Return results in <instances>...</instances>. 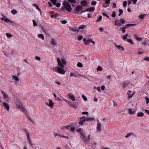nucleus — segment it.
Wrapping results in <instances>:
<instances>
[{
    "instance_id": "f257e3e1",
    "label": "nucleus",
    "mask_w": 149,
    "mask_h": 149,
    "mask_svg": "<svg viewBox=\"0 0 149 149\" xmlns=\"http://www.w3.org/2000/svg\"><path fill=\"white\" fill-rule=\"evenodd\" d=\"M63 6L61 8V10L64 11L66 10L68 12H70L72 10V8L69 2L66 1H64L63 2Z\"/></svg>"
},
{
    "instance_id": "f03ea898",
    "label": "nucleus",
    "mask_w": 149,
    "mask_h": 149,
    "mask_svg": "<svg viewBox=\"0 0 149 149\" xmlns=\"http://www.w3.org/2000/svg\"><path fill=\"white\" fill-rule=\"evenodd\" d=\"M2 16H3V17L1 18V20H4V21L6 22H9L11 24L14 23L13 21L12 20H10L8 19L7 18L6 16L3 15H2Z\"/></svg>"
},
{
    "instance_id": "7ed1b4c3",
    "label": "nucleus",
    "mask_w": 149,
    "mask_h": 149,
    "mask_svg": "<svg viewBox=\"0 0 149 149\" xmlns=\"http://www.w3.org/2000/svg\"><path fill=\"white\" fill-rule=\"evenodd\" d=\"M16 105L17 106V108L19 109L21 111L23 112H24L25 111V110L24 107L22 105L21 103L20 102L19 104H18L17 102L16 103Z\"/></svg>"
},
{
    "instance_id": "20e7f679",
    "label": "nucleus",
    "mask_w": 149,
    "mask_h": 149,
    "mask_svg": "<svg viewBox=\"0 0 149 149\" xmlns=\"http://www.w3.org/2000/svg\"><path fill=\"white\" fill-rule=\"evenodd\" d=\"M85 121H86L85 117L83 116L80 118L79 124L80 125H82Z\"/></svg>"
},
{
    "instance_id": "39448f33",
    "label": "nucleus",
    "mask_w": 149,
    "mask_h": 149,
    "mask_svg": "<svg viewBox=\"0 0 149 149\" xmlns=\"http://www.w3.org/2000/svg\"><path fill=\"white\" fill-rule=\"evenodd\" d=\"M136 25V24H128L125 25L122 28L123 29H126L127 28L130 26H135Z\"/></svg>"
},
{
    "instance_id": "423d86ee",
    "label": "nucleus",
    "mask_w": 149,
    "mask_h": 149,
    "mask_svg": "<svg viewBox=\"0 0 149 149\" xmlns=\"http://www.w3.org/2000/svg\"><path fill=\"white\" fill-rule=\"evenodd\" d=\"M46 104L48 106H49L52 109L54 108V103L50 99L49 100V104L47 103Z\"/></svg>"
},
{
    "instance_id": "0eeeda50",
    "label": "nucleus",
    "mask_w": 149,
    "mask_h": 149,
    "mask_svg": "<svg viewBox=\"0 0 149 149\" xmlns=\"http://www.w3.org/2000/svg\"><path fill=\"white\" fill-rule=\"evenodd\" d=\"M101 124L99 122V121H97V131L100 132L101 129Z\"/></svg>"
},
{
    "instance_id": "6e6552de",
    "label": "nucleus",
    "mask_w": 149,
    "mask_h": 149,
    "mask_svg": "<svg viewBox=\"0 0 149 149\" xmlns=\"http://www.w3.org/2000/svg\"><path fill=\"white\" fill-rule=\"evenodd\" d=\"M50 43L52 45V46H56L57 44L56 40L54 38L52 39L50 41Z\"/></svg>"
},
{
    "instance_id": "1a4fd4ad",
    "label": "nucleus",
    "mask_w": 149,
    "mask_h": 149,
    "mask_svg": "<svg viewBox=\"0 0 149 149\" xmlns=\"http://www.w3.org/2000/svg\"><path fill=\"white\" fill-rule=\"evenodd\" d=\"M57 72L61 74H63L65 73V71L64 70H63L60 67H58V71Z\"/></svg>"
},
{
    "instance_id": "9d476101",
    "label": "nucleus",
    "mask_w": 149,
    "mask_h": 149,
    "mask_svg": "<svg viewBox=\"0 0 149 149\" xmlns=\"http://www.w3.org/2000/svg\"><path fill=\"white\" fill-rule=\"evenodd\" d=\"M57 62L58 65L62 68L64 67V65L59 58H57Z\"/></svg>"
},
{
    "instance_id": "9b49d317",
    "label": "nucleus",
    "mask_w": 149,
    "mask_h": 149,
    "mask_svg": "<svg viewBox=\"0 0 149 149\" xmlns=\"http://www.w3.org/2000/svg\"><path fill=\"white\" fill-rule=\"evenodd\" d=\"M83 7L81 6H78L76 7L75 10L77 12H78L79 11L83 10Z\"/></svg>"
},
{
    "instance_id": "f8f14e48",
    "label": "nucleus",
    "mask_w": 149,
    "mask_h": 149,
    "mask_svg": "<svg viewBox=\"0 0 149 149\" xmlns=\"http://www.w3.org/2000/svg\"><path fill=\"white\" fill-rule=\"evenodd\" d=\"M127 94L128 96V97L131 98L134 95V93H132V91L130 90L128 91L127 92Z\"/></svg>"
},
{
    "instance_id": "ddd939ff",
    "label": "nucleus",
    "mask_w": 149,
    "mask_h": 149,
    "mask_svg": "<svg viewBox=\"0 0 149 149\" xmlns=\"http://www.w3.org/2000/svg\"><path fill=\"white\" fill-rule=\"evenodd\" d=\"M3 105L5 107L7 111H8L9 109V105L5 102H4L3 103Z\"/></svg>"
},
{
    "instance_id": "4468645a",
    "label": "nucleus",
    "mask_w": 149,
    "mask_h": 149,
    "mask_svg": "<svg viewBox=\"0 0 149 149\" xmlns=\"http://www.w3.org/2000/svg\"><path fill=\"white\" fill-rule=\"evenodd\" d=\"M79 75L77 73L74 72H71L70 74V77H78V75Z\"/></svg>"
},
{
    "instance_id": "2eb2a0df",
    "label": "nucleus",
    "mask_w": 149,
    "mask_h": 149,
    "mask_svg": "<svg viewBox=\"0 0 149 149\" xmlns=\"http://www.w3.org/2000/svg\"><path fill=\"white\" fill-rule=\"evenodd\" d=\"M81 5L84 7L86 6L88 4L86 0H84L81 2Z\"/></svg>"
},
{
    "instance_id": "dca6fc26",
    "label": "nucleus",
    "mask_w": 149,
    "mask_h": 149,
    "mask_svg": "<svg viewBox=\"0 0 149 149\" xmlns=\"http://www.w3.org/2000/svg\"><path fill=\"white\" fill-rule=\"evenodd\" d=\"M133 110H134L132 111L131 109H128V112L130 115L134 114L135 113V111H134V109Z\"/></svg>"
},
{
    "instance_id": "f3484780",
    "label": "nucleus",
    "mask_w": 149,
    "mask_h": 149,
    "mask_svg": "<svg viewBox=\"0 0 149 149\" xmlns=\"http://www.w3.org/2000/svg\"><path fill=\"white\" fill-rule=\"evenodd\" d=\"M81 139H82V141L85 143L86 144L88 143V140H87L86 136L83 137H81Z\"/></svg>"
},
{
    "instance_id": "a211bd4d",
    "label": "nucleus",
    "mask_w": 149,
    "mask_h": 149,
    "mask_svg": "<svg viewBox=\"0 0 149 149\" xmlns=\"http://www.w3.org/2000/svg\"><path fill=\"white\" fill-rule=\"evenodd\" d=\"M129 83H124L122 84V87H123V89L129 86Z\"/></svg>"
},
{
    "instance_id": "6ab92c4d",
    "label": "nucleus",
    "mask_w": 149,
    "mask_h": 149,
    "mask_svg": "<svg viewBox=\"0 0 149 149\" xmlns=\"http://www.w3.org/2000/svg\"><path fill=\"white\" fill-rule=\"evenodd\" d=\"M144 115V114L143 112H139L137 115V117H142Z\"/></svg>"
},
{
    "instance_id": "aec40b11",
    "label": "nucleus",
    "mask_w": 149,
    "mask_h": 149,
    "mask_svg": "<svg viewBox=\"0 0 149 149\" xmlns=\"http://www.w3.org/2000/svg\"><path fill=\"white\" fill-rule=\"evenodd\" d=\"M86 121H89L90 122L93 121L94 120V118L92 117H85Z\"/></svg>"
},
{
    "instance_id": "412c9836",
    "label": "nucleus",
    "mask_w": 149,
    "mask_h": 149,
    "mask_svg": "<svg viewBox=\"0 0 149 149\" xmlns=\"http://www.w3.org/2000/svg\"><path fill=\"white\" fill-rule=\"evenodd\" d=\"M84 43L86 45H88L89 43V40H86L85 38H84L83 39Z\"/></svg>"
},
{
    "instance_id": "4be33fe9",
    "label": "nucleus",
    "mask_w": 149,
    "mask_h": 149,
    "mask_svg": "<svg viewBox=\"0 0 149 149\" xmlns=\"http://www.w3.org/2000/svg\"><path fill=\"white\" fill-rule=\"evenodd\" d=\"M94 10V8L91 7L90 8H88L85 10V11L91 12Z\"/></svg>"
},
{
    "instance_id": "5701e85b",
    "label": "nucleus",
    "mask_w": 149,
    "mask_h": 149,
    "mask_svg": "<svg viewBox=\"0 0 149 149\" xmlns=\"http://www.w3.org/2000/svg\"><path fill=\"white\" fill-rule=\"evenodd\" d=\"M114 22L115 23V25L116 26H120V24L119 23V22L118 20H115Z\"/></svg>"
},
{
    "instance_id": "b1692460",
    "label": "nucleus",
    "mask_w": 149,
    "mask_h": 149,
    "mask_svg": "<svg viewBox=\"0 0 149 149\" xmlns=\"http://www.w3.org/2000/svg\"><path fill=\"white\" fill-rule=\"evenodd\" d=\"M38 37L39 38H41L42 40L44 39V36L42 34H38Z\"/></svg>"
},
{
    "instance_id": "393cba45",
    "label": "nucleus",
    "mask_w": 149,
    "mask_h": 149,
    "mask_svg": "<svg viewBox=\"0 0 149 149\" xmlns=\"http://www.w3.org/2000/svg\"><path fill=\"white\" fill-rule=\"evenodd\" d=\"M69 98L71 99L73 101H74L75 100V98L74 97L73 95H71L69 97Z\"/></svg>"
},
{
    "instance_id": "a878e982",
    "label": "nucleus",
    "mask_w": 149,
    "mask_h": 149,
    "mask_svg": "<svg viewBox=\"0 0 149 149\" xmlns=\"http://www.w3.org/2000/svg\"><path fill=\"white\" fill-rule=\"evenodd\" d=\"M24 132L25 133V134L26 135L27 137H28L29 136V133L27 131L26 129H24Z\"/></svg>"
},
{
    "instance_id": "bb28decb",
    "label": "nucleus",
    "mask_w": 149,
    "mask_h": 149,
    "mask_svg": "<svg viewBox=\"0 0 149 149\" xmlns=\"http://www.w3.org/2000/svg\"><path fill=\"white\" fill-rule=\"evenodd\" d=\"M27 139H28V141L29 143L30 144L31 146H33V145L32 143V142H31V139H30V138L29 137V136L28 137H27Z\"/></svg>"
},
{
    "instance_id": "cd10ccee",
    "label": "nucleus",
    "mask_w": 149,
    "mask_h": 149,
    "mask_svg": "<svg viewBox=\"0 0 149 149\" xmlns=\"http://www.w3.org/2000/svg\"><path fill=\"white\" fill-rule=\"evenodd\" d=\"M133 134V133L130 132L128 133L125 136V138H127L129 137V136H130L132 134Z\"/></svg>"
},
{
    "instance_id": "c85d7f7f",
    "label": "nucleus",
    "mask_w": 149,
    "mask_h": 149,
    "mask_svg": "<svg viewBox=\"0 0 149 149\" xmlns=\"http://www.w3.org/2000/svg\"><path fill=\"white\" fill-rule=\"evenodd\" d=\"M145 16L144 14H142L139 16V18L142 20H143L144 19V17Z\"/></svg>"
},
{
    "instance_id": "c756f323",
    "label": "nucleus",
    "mask_w": 149,
    "mask_h": 149,
    "mask_svg": "<svg viewBox=\"0 0 149 149\" xmlns=\"http://www.w3.org/2000/svg\"><path fill=\"white\" fill-rule=\"evenodd\" d=\"M13 78H14L15 80L17 81H19V79L16 76L14 75L13 76Z\"/></svg>"
},
{
    "instance_id": "7c9ffc66",
    "label": "nucleus",
    "mask_w": 149,
    "mask_h": 149,
    "mask_svg": "<svg viewBox=\"0 0 149 149\" xmlns=\"http://www.w3.org/2000/svg\"><path fill=\"white\" fill-rule=\"evenodd\" d=\"M77 66L78 67L81 68L83 67V64L80 62H78L77 64Z\"/></svg>"
},
{
    "instance_id": "2f4dec72",
    "label": "nucleus",
    "mask_w": 149,
    "mask_h": 149,
    "mask_svg": "<svg viewBox=\"0 0 149 149\" xmlns=\"http://www.w3.org/2000/svg\"><path fill=\"white\" fill-rule=\"evenodd\" d=\"M120 22L121 24H124L125 21L123 19H120Z\"/></svg>"
},
{
    "instance_id": "473e14b6",
    "label": "nucleus",
    "mask_w": 149,
    "mask_h": 149,
    "mask_svg": "<svg viewBox=\"0 0 149 149\" xmlns=\"http://www.w3.org/2000/svg\"><path fill=\"white\" fill-rule=\"evenodd\" d=\"M68 1L71 3H76L75 0H68Z\"/></svg>"
},
{
    "instance_id": "72a5a7b5",
    "label": "nucleus",
    "mask_w": 149,
    "mask_h": 149,
    "mask_svg": "<svg viewBox=\"0 0 149 149\" xmlns=\"http://www.w3.org/2000/svg\"><path fill=\"white\" fill-rule=\"evenodd\" d=\"M11 13L13 14H15L17 13V11L15 10H13L11 11Z\"/></svg>"
},
{
    "instance_id": "f704fd0d",
    "label": "nucleus",
    "mask_w": 149,
    "mask_h": 149,
    "mask_svg": "<svg viewBox=\"0 0 149 149\" xmlns=\"http://www.w3.org/2000/svg\"><path fill=\"white\" fill-rule=\"evenodd\" d=\"M112 13L111 15V16L113 17H115L116 16V12L115 11H113L112 12Z\"/></svg>"
},
{
    "instance_id": "c9c22d12",
    "label": "nucleus",
    "mask_w": 149,
    "mask_h": 149,
    "mask_svg": "<svg viewBox=\"0 0 149 149\" xmlns=\"http://www.w3.org/2000/svg\"><path fill=\"white\" fill-rule=\"evenodd\" d=\"M119 13L118 14V15L119 16H120L123 13V10L122 9H119Z\"/></svg>"
},
{
    "instance_id": "e433bc0d",
    "label": "nucleus",
    "mask_w": 149,
    "mask_h": 149,
    "mask_svg": "<svg viewBox=\"0 0 149 149\" xmlns=\"http://www.w3.org/2000/svg\"><path fill=\"white\" fill-rule=\"evenodd\" d=\"M50 1L53 3V4L54 5L56 4V0H50Z\"/></svg>"
},
{
    "instance_id": "4c0bfd02",
    "label": "nucleus",
    "mask_w": 149,
    "mask_h": 149,
    "mask_svg": "<svg viewBox=\"0 0 149 149\" xmlns=\"http://www.w3.org/2000/svg\"><path fill=\"white\" fill-rule=\"evenodd\" d=\"M80 134L81 135V136H80L81 138V137H85V136H86L85 135V134L84 133L81 132V133H80Z\"/></svg>"
},
{
    "instance_id": "58836bf2",
    "label": "nucleus",
    "mask_w": 149,
    "mask_h": 149,
    "mask_svg": "<svg viewBox=\"0 0 149 149\" xmlns=\"http://www.w3.org/2000/svg\"><path fill=\"white\" fill-rule=\"evenodd\" d=\"M102 19V16H100L98 19L97 20L96 22H98L100 21H101Z\"/></svg>"
},
{
    "instance_id": "ea45409f",
    "label": "nucleus",
    "mask_w": 149,
    "mask_h": 149,
    "mask_svg": "<svg viewBox=\"0 0 149 149\" xmlns=\"http://www.w3.org/2000/svg\"><path fill=\"white\" fill-rule=\"evenodd\" d=\"M82 98H83L84 101H86L87 100V98L84 95H82Z\"/></svg>"
},
{
    "instance_id": "a19ab883",
    "label": "nucleus",
    "mask_w": 149,
    "mask_h": 149,
    "mask_svg": "<svg viewBox=\"0 0 149 149\" xmlns=\"http://www.w3.org/2000/svg\"><path fill=\"white\" fill-rule=\"evenodd\" d=\"M145 99L146 100V104H148L149 103V98L147 97H146Z\"/></svg>"
},
{
    "instance_id": "79ce46f5",
    "label": "nucleus",
    "mask_w": 149,
    "mask_h": 149,
    "mask_svg": "<svg viewBox=\"0 0 149 149\" xmlns=\"http://www.w3.org/2000/svg\"><path fill=\"white\" fill-rule=\"evenodd\" d=\"M33 5L35 6V7L36 9L38 10L39 11H40V9L39 8V7H38V6H37L36 5V4H33Z\"/></svg>"
},
{
    "instance_id": "37998d69",
    "label": "nucleus",
    "mask_w": 149,
    "mask_h": 149,
    "mask_svg": "<svg viewBox=\"0 0 149 149\" xmlns=\"http://www.w3.org/2000/svg\"><path fill=\"white\" fill-rule=\"evenodd\" d=\"M127 41L128 42H129V43H131V44H132L133 43V42H132V40H131V39H127Z\"/></svg>"
},
{
    "instance_id": "c03bdc74",
    "label": "nucleus",
    "mask_w": 149,
    "mask_h": 149,
    "mask_svg": "<svg viewBox=\"0 0 149 149\" xmlns=\"http://www.w3.org/2000/svg\"><path fill=\"white\" fill-rule=\"evenodd\" d=\"M121 37L123 40L125 41H126V40H127V37H126L125 36H122Z\"/></svg>"
},
{
    "instance_id": "a18cd8bd",
    "label": "nucleus",
    "mask_w": 149,
    "mask_h": 149,
    "mask_svg": "<svg viewBox=\"0 0 149 149\" xmlns=\"http://www.w3.org/2000/svg\"><path fill=\"white\" fill-rule=\"evenodd\" d=\"M82 38L83 37L81 36H80L78 38V40L79 41L81 40Z\"/></svg>"
},
{
    "instance_id": "49530a36",
    "label": "nucleus",
    "mask_w": 149,
    "mask_h": 149,
    "mask_svg": "<svg viewBox=\"0 0 149 149\" xmlns=\"http://www.w3.org/2000/svg\"><path fill=\"white\" fill-rule=\"evenodd\" d=\"M6 35L9 38L11 37L12 36V35L10 33H6Z\"/></svg>"
},
{
    "instance_id": "de8ad7c7",
    "label": "nucleus",
    "mask_w": 149,
    "mask_h": 149,
    "mask_svg": "<svg viewBox=\"0 0 149 149\" xmlns=\"http://www.w3.org/2000/svg\"><path fill=\"white\" fill-rule=\"evenodd\" d=\"M41 30L42 31L45 33H47V31L45 29L42 27L41 28Z\"/></svg>"
},
{
    "instance_id": "09e8293b",
    "label": "nucleus",
    "mask_w": 149,
    "mask_h": 149,
    "mask_svg": "<svg viewBox=\"0 0 149 149\" xmlns=\"http://www.w3.org/2000/svg\"><path fill=\"white\" fill-rule=\"evenodd\" d=\"M127 1H125L123 2V6L124 7H126L127 6Z\"/></svg>"
},
{
    "instance_id": "8fccbe9b",
    "label": "nucleus",
    "mask_w": 149,
    "mask_h": 149,
    "mask_svg": "<svg viewBox=\"0 0 149 149\" xmlns=\"http://www.w3.org/2000/svg\"><path fill=\"white\" fill-rule=\"evenodd\" d=\"M61 22L62 24H65L67 23V21L65 20H63L61 21Z\"/></svg>"
},
{
    "instance_id": "3c124183",
    "label": "nucleus",
    "mask_w": 149,
    "mask_h": 149,
    "mask_svg": "<svg viewBox=\"0 0 149 149\" xmlns=\"http://www.w3.org/2000/svg\"><path fill=\"white\" fill-rule=\"evenodd\" d=\"M81 113L83 115H87L88 114V112H87V111H84V112H82Z\"/></svg>"
},
{
    "instance_id": "603ef678",
    "label": "nucleus",
    "mask_w": 149,
    "mask_h": 149,
    "mask_svg": "<svg viewBox=\"0 0 149 149\" xmlns=\"http://www.w3.org/2000/svg\"><path fill=\"white\" fill-rule=\"evenodd\" d=\"M35 58L36 60H38V61H40L41 59L38 56H36L35 57Z\"/></svg>"
},
{
    "instance_id": "864d4df0",
    "label": "nucleus",
    "mask_w": 149,
    "mask_h": 149,
    "mask_svg": "<svg viewBox=\"0 0 149 149\" xmlns=\"http://www.w3.org/2000/svg\"><path fill=\"white\" fill-rule=\"evenodd\" d=\"M54 135L55 137L56 136H58L61 137V135L59 134H58L57 133H54Z\"/></svg>"
},
{
    "instance_id": "5fc2aeb1",
    "label": "nucleus",
    "mask_w": 149,
    "mask_h": 149,
    "mask_svg": "<svg viewBox=\"0 0 149 149\" xmlns=\"http://www.w3.org/2000/svg\"><path fill=\"white\" fill-rule=\"evenodd\" d=\"M61 60L63 64H65L66 63V60L64 59H62Z\"/></svg>"
},
{
    "instance_id": "6e6d98bb",
    "label": "nucleus",
    "mask_w": 149,
    "mask_h": 149,
    "mask_svg": "<svg viewBox=\"0 0 149 149\" xmlns=\"http://www.w3.org/2000/svg\"><path fill=\"white\" fill-rule=\"evenodd\" d=\"M33 25L35 26H36L37 25V24L36 21L34 20H33Z\"/></svg>"
},
{
    "instance_id": "4d7b16f0",
    "label": "nucleus",
    "mask_w": 149,
    "mask_h": 149,
    "mask_svg": "<svg viewBox=\"0 0 149 149\" xmlns=\"http://www.w3.org/2000/svg\"><path fill=\"white\" fill-rule=\"evenodd\" d=\"M53 70L57 72L58 71V67H55L53 69Z\"/></svg>"
},
{
    "instance_id": "13d9d810",
    "label": "nucleus",
    "mask_w": 149,
    "mask_h": 149,
    "mask_svg": "<svg viewBox=\"0 0 149 149\" xmlns=\"http://www.w3.org/2000/svg\"><path fill=\"white\" fill-rule=\"evenodd\" d=\"M57 7H59L60 6L61 4L59 3H56V4L55 5Z\"/></svg>"
},
{
    "instance_id": "bf43d9fd",
    "label": "nucleus",
    "mask_w": 149,
    "mask_h": 149,
    "mask_svg": "<svg viewBox=\"0 0 149 149\" xmlns=\"http://www.w3.org/2000/svg\"><path fill=\"white\" fill-rule=\"evenodd\" d=\"M115 45H116V47L117 48H118V49H120V48H121V46H120V45H116V43H115Z\"/></svg>"
},
{
    "instance_id": "052dcab7",
    "label": "nucleus",
    "mask_w": 149,
    "mask_h": 149,
    "mask_svg": "<svg viewBox=\"0 0 149 149\" xmlns=\"http://www.w3.org/2000/svg\"><path fill=\"white\" fill-rule=\"evenodd\" d=\"M3 95H4V97L6 98H8V95L7 94V93H5Z\"/></svg>"
},
{
    "instance_id": "680f3d73",
    "label": "nucleus",
    "mask_w": 149,
    "mask_h": 149,
    "mask_svg": "<svg viewBox=\"0 0 149 149\" xmlns=\"http://www.w3.org/2000/svg\"><path fill=\"white\" fill-rule=\"evenodd\" d=\"M97 3V2L96 1H92L91 2V4L92 5H95Z\"/></svg>"
},
{
    "instance_id": "e2e57ef3",
    "label": "nucleus",
    "mask_w": 149,
    "mask_h": 149,
    "mask_svg": "<svg viewBox=\"0 0 149 149\" xmlns=\"http://www.w3.org/2000/svg\"><path fill=\"white\" fill-rule=\"evenodd\" d=\"M136 39L139 41H141L142 40V38H139V37H136Z\"/></svg>"
},
{
    "instance_id": "0e129e2a",
    "label": "nucleus",
    "mask_w": 149,
    "mask_h": 149,
    "mask_svg": "<svg viewBox=\"0 0 149 149\" xmlns=\"http://www.w3.org/2000/svg\"><path fill=\"white\" fill-rule=\"evenodd\" d=\"M144 60L147 61H149V57H145L144 58Z\"/></svg>"
},
{
    "instance_id": "69168bd1",
    "label": "nucleus",
    "mask_w": 149,
    "mask_h": 149,
    "mask_svg": "<svg viewBox=\"0 0 149 149\" xmlns=\"http://www.w3.org/2000/svg\"><path fill=\"white\" fill-rule=\"evenodd\" d=\"M97 70L98 71H101L102 70V69L100 66H98L97 68Z\"/></svg>"
},
{
    "instance_id": "338daca9",
    "label": "nucleus",
    "mask_w": 149,
    "mask_h": 149,
    "mask_svg": "<svg viewBox=\"0 0 149 149\" xmlns=\"http://www.w3.org/2000/svg\"><path fill=\"white\" fill-rule=\"evenodd\" d=\"M71 30L73 31H78V30L77 29H76L74 28H72Z\"/></svg>"
},
{
    "instance_id": "774afa93",
    "label": "nucleus",
    "mask_w": 149,
    "mask_h": 149,
    "mask_svg": "<svg viewBox=\"0 0 149 149\" xmlns=\"http://www.w3.org/2000/svg\"><path fill=\"white\" fill-rule=\"evenodd\" d=\"M48 5L50 7H52L53 6L52 4L50 2H49L48 3Z\"/></svg>"
}]
</instances>
